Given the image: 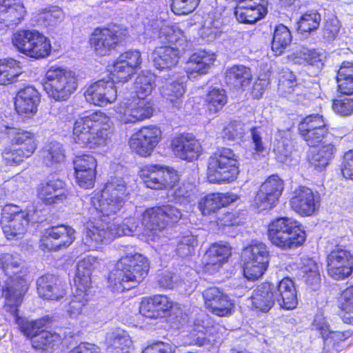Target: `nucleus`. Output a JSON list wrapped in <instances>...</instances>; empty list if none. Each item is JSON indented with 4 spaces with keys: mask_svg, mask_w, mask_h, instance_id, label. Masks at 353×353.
<instances>
[{
    "mask_svg": "<svg viewBox=\"0 0 353 353\" xmlns=\"http://www.w3.org/2000/svg\"><path fill=\"white\" fill-rule=\"evenodd\" d=\"M64 19V13L61 9L52 7L43 10L38 17L39 22L44 26H55Z\"/></svg>",
    "mask_w": 353,
    "mask_h": 353,
    "instance_id": "59",
    "label": "nucleus"
},
{
    "mask_svg": "<svg viewBox=\"0 0 353 353\" xmlns=\"http://www.w3.org/2000/svg\"><path fill=\"white\" fill-rule=\"evenodd\" d=\"M115 111L122 122L128 123L150 118L152 115L153 108L150 100L137 97L132 101L128 99L119 103Z\"/></svg>",
    "mask_w": 353,
    "mask_h": 353,
    "instance_id": "11",
    "label": "nucleus"
},
{
    "mask_svg": "<svg viewBox=\"0 0 353 353\" xmlns=\"http://www.w3.org/2000/svg\"><path fill=\"white\" fill-rule=\"evenodd\" d=\"M164 167L159 165H145L140 171V176L145 185L151 189L161 190L165 188Z\"/></svg>",
    "mask_w": 353,
    "mask_h": 353,
    "instance_id": "41",
    "label": "nucleus"
},
{
    "mask_svg": "<svg viewBox=\"0 0 353 353\" xmlns=\"http://www.w3.org/2000/svg\"><path fill=\"white\" fill-rule=\"evenodd\" d=\"M200 0H172L171 10L177 15L192 12L199 6Z\"/></svg>",
    "mask_w": 353,
    "mask_h": 353,
    "instance_id": "63",
    "label": "nucleus"
},
{
    "mask_svg": "<svg viewBox=\"0 0 353 353\" xmlns=\"http://www.w3.org/2000/svg\"><path fill=\"white\" fill-rule=\"evenodd\" d=\"M327 128L326 121L324 120L323 117L319 114L307 116L299 124L300 133Z\"/></svg>",
    "mask_w": 353,
    "mask_h": 353,
    "instance_id": "58",
    "label": "nucleus"
},
{
    "mask_svg": "<svg viewBox=\"0 0 353 353\" xmlns=\"http://www.w3.org/2000/svg\"><path fill=\"white\" fill-rule=\"evenodd\" d=\"M290 204L296 214L302 216H310L319 210L321 197L318 192L306 186H299L293 192Z\"/></svg>",
    "mask_w": 353,
    "mask_h": 353,
    "instance_id": "13",
    "label": "nucleus"
},
{
    "mask_svg": "<svg viewBox=\"0 0 353 353\" xmlns=\"http://www.w3.org/2000/svg\"><path fill=\"white\" fill-rule=\"evenodd\" d=\"M74 239V230L71 227L64 225L52 226L43 232L41 247L43 250H57L68 247Z\"/></svg>",
    "mask_w": 353,
    "mask_h": 353,
    "instance_id": "16",
    "label": "nucleus"
},
{
    "mask_svg": "<svg viewBox=\"0 0 353 353\" xmlns=\"http://www.w3.org/2000/svg\"><path fill=\"white\" fill-rule=\"evenodd\" d=\"M14 285L15 282L13 279L7 280L5 286L0 288V297H5L6 304L11 308L13 307V310L16 312V307L21 303L28 287L26 280L21 279L17 281L16 287Z\"/></svg>",
    "mask_w": 353,
    "mask_h": 353,
    "instance_id": "32",
    "label": "nucleus"
},
{
    "mask_svg": "<svg viewBox=\"0 0 353 353\" xmlns=\"http://www.w3.org/2000/svg\"><path fill=\"white\" fill-rule=\"evenodd\" d=\"M57 334L41 330L39 333L33 337L31 343L33 348L39 350H48L53 347L54 343L58 340Z\"/></svg>",
    "mask_w": 353,
    "mask_h": 353,
    "instance_id": "57",
    "label": "nucleus"
},
{
    "mask_svg": "<svg viewBox=\"0 0 353 353\" xmlns=\"http://www.w3.org/2000/svg\"><path fill=\"white\" fill-rule=\"evenodd\" d=\"M267 13V8L263 5V0H245L238 3L234 15L240 23L253 24L263 18Z\"/></svg>",
    "mask_w": 353,
    "mask_h": 353,
    "instance_id": "23",
    "label": "nucleus"
},
{
    "mask_svg": "<svg viewBox=\"0 0 353 353\" xmlns=\"http://www.w3.org/2000/svg\"><path fill=\"white\" fill-rule=\"evenodd\" d=\"M216 59L210 51L199 50L192 54L186 63L187 73L192 77L206 74Z\"/></svg>",
    "mask_w": 353,
    "mask_h": 353,
    "instance_id": "29",
    "label": "nucleus"
},
{
    "mask_svg": "<svg viewBox=\"0 0 353 353\" xmlns=\"http://www.w3.org/2000/svg\"><path fill=\"white\" fill-rule=\"evenodd\" d=\"M101 193L125 199L128 192L125 181L121 177L112 176Z\"/></svg>",
    "mask_w": 353,
    "mask_h": 353,
    "instance_id": "55",
    "label": "nucleus"
},
{
    "mask_svg": "<svg viewBox=\"0 0 353 353\" xmlns=\"http://www.w3.org/2000/svg\"><path fill=\"white\" fill-rule=\"evenodd\" d=\"M184 93L185 88L182 81L168 83L161 88L162 97L169 101L176 110H180L183 107Z\"/></svg>",
    "mask_w": 353,
    "mask_h": 353,
    "instance_id": "47",
    "label": "nucleus"
},
{
    "mask_svg": "<svg viewBox=\"0 0 353 353\" xmlns=\"http://www.w3.org/2000/svg\"><path fill=\"white\" fill-rule=\"evenodd\" d=\"M43 87L49 97L56 101H65L77 90V77L70 70L52 66L46 73Z\"/></svg>",
    "mask_w": 353,
    "mask_h": 353,
    "instance_id": "7",
    "label": "nucleus"
},
{
    "mask_svg": "<svg viewBox=\"0 0 353 353\" xmlns=\"http://www.w3.org/2000/svg\"><path fill=\"white\" fill-rule=\"evenodd\" d=\"M20 61L14 59L0 60V85L12 83L22 74Z\"/></svg>",
    "mask_w": 353,
    "mask_h": 353,
    "instance_id": "46",
    "label": "nucleus"
},
{
    "mask_svg": "<svg viewBox=\"0 0 353 353\" xmlns=\"http://www.w3.org/2000/svg\"><path fill=\"white\" fill-rule=\"evenodd\" d=\"M105 343L108 349H112L116 353H128L132 341L127 332L117 328L106 334Z\"/></svg>",
    "mask_w": 353,
    "mask_h": 353,
    "instance_id": "43",
    "label": "nucleus"
},
{
    "mask_svg": "<svg viewBox=\"0 0 353 353\" xmlns=\"http://www.w3.org/2000/svg\"><path fill=\"white\" fill-rule=\"evenodd\" d=\"M196 245L197 239L194 234H188L183 236L178 243L176 253L181 257H186L194 252Z\"/></svg>",
    "mask_w": 353,
    "mask_h": 353,
    "instance_id": "61",
    "label": "nucleus"
},
{
    "mask_svg": "<svg viewBox=\"0 0 353 353\" xmlns=\"http://www.w3.org/2000/svg\"><path fill=\"white\" fill-rule=\"evenodd\" d=\"M292 42V34L288 28L283 24L274 28L272 41V50L276 55H280Z\"/></svg>",
    "mask_w": 353,
    "mask_h": 353,
    "instance_id": "50",
    "label": "nucleus"
},
{
    "mask_svg": "<svg viewBox=\"0 0 353 353\" xmlns=\"http://www.w3.org/2000/svg\"><path fill=\"white\" fill-rule=\"evenodd\" d=\"M231 254V249L227 244L214 243L206 252L207 265H213L218 270Z\"/></svg>",
    "mask_w": 353,
    "mask_h": 353,
    "instance_id": "49",
    "label": "nucleus"
},
{
    "mask_svg": "<svg viewBox=\"0 0 353 353\" xmlns=\"http://www.w3.org/2000/svg\"><path fill=\"white\" fill-rule=\"evenodd\" d=\"M161 134L157 126L143 127L131 137L129 145L140 156H150L161 141Z\"/></svg>",
    "mask_w": 353,
    "mask_h": 353,
    "instance_id": "14",
    "label": "nucleus"
},
{
    "mask_svg": "<svg viewBox=\"0 0 353 353\" xmlns=\"http://www.w3.org/2000/svg\"><path fill=\"white\" fill-rule=\"evenodd\" d=\"M1 131L7 134L10 143V145L2 152L3 159L7 165H18L35 152L37 141L34 132L9 126H4Z\"/></svg>",
    "mask_w": 353,
    "mask_h": 353,
    "instance_id": "4",
    "label": "nucleus"
},
{
    "mask_svg": "<svg viewBox=\"0 0 353 353\" xmlns=\"http://www.w3.org/2000/svg\"><path fill=\"white\" fill-rule=\"evenodd\" d=\"M321 20V15L317 12H305L297 23V30L301 32H310L316 30L320 25Z\"/></svg>",
    "mask_w": 353,
    "mask_h": 353,
    "instance_id": "56",
    "label": "nucleus"
},
{
    "mask_svg": "<svg viewBox=\"0 0 353 353\" xmlns=\"http://www.w3.org/2000/svg\"><path fill=\"white\" fill-rule=\"evenodd\" d=\"M42 163L47 167H55L65 159V152L62 145L57 141L46 144L40 151Z\"/></svg>",
    "mask_w": 353,
    "mask_h": 353,
    "instance_id": "42",
    "label": "nucleus"
},
{
    "mask_svg": "<svg viewBox=\"0 0 353 353\" xmlns=\"http://www.w3.org/2000/svg\"><path fill=\"white\" fill-rule=\"evenodd\" d=\"M283 190V181L276 175L270 176L261 185L254 204L259 211L273 208L278 201Z\"/></svg>",
    "mask_w": 353,
    "mask_h": 353,
    "instance_id": "15",
    "label": "nucleus"
},
{
    "mask_svg": "<svg viewBox=\"0 0 353 353\" xmlns=\"http://www.w3.org/2000/svg\"><path fill=\"white\" fill-rule=\"evenodd\" d=\"M274 285L270 283H263L257 286L251 296L252 305L263 312H268L275 301Z\"/></svg>",
    "mask_w": 353,
    "mask_h": 353,
    "instance_id": "30",
    "label": "nucleus"
},
{
    "mask_svg": "<svg viewBox=\"0 0 353 353\" xmlns=\"http://www.w3.org/2000/svg\"><path fill=\"white\" fill-rule=\"evenodd\" d=\"M0 269L5 275L8 276V281L14 280L15 287L18 280L24 279L22 275L19 274L22 272L23 265L22 259L17 253L3 252L0 254Z\"/></svg>",
    "mask_w": 353,
    "mask_h": 353,
    "instance_id": "33",
    "label": "nucleus"
},
{
    "mask_svg": "<svg viewBox=\"0 0 353 353\" xmlns=\"http://www.w3.org/2000/svg\"><path fill=\"white\" fill-rule=\"evenodd\" d=\"M138 232L139 223L134 217L125 219L120 225L94 219L87 223L86 234L83 242L88 250H94L103 241L123 235H134Z\"/></svg>",
    "mask_w": 353,
    "mask_h": 353,
    "instance_id": "3",
    "label": "nucleus"
},
{
    "mask_svg": "<svg viewBox=\"0 0 353 353\" xmlns=\"http://www.w3.org/2000/svg\"><path fill=\"white\" fill-rule=\"evenodd\" d=\"M13 45L23 54L35 59L48 57L51 51L50 40L37 30H20L13 34Z\"/></svg>",
    "mask_w": 353,
    "mask_h": 353,
    "instance_id": "8",
    "label": "nucleus"
},
{
    "mask_svg": "<svg viewBox=\"0 0 353 353\" xmlns=\"http://www.w3.org/2000/svg\"><path fill=\"white\" fill-rule=\"evenodd\" d=\"M73 163L78 185L85 189L92 188L97 165L95 158L90 154L77 156Z\"/></svg>",
    "mask_w": 353,
    "mask_h": 353,
    "instance_id": "20",
    "label": "nucleus"
},
{
    "mask_svg": "<svg viewBox=\"0 0 353 353\" xmlns=\"http://www.w3.org/2000/svg\"><path fill=\"white\" fill-rule=\"evenodd\" d=\"M172 307V301L165 295H154L142 300L139 307L140 313L150 319L165 316Z\"/></svg>",
    "mask_w": 353,
    "mask_h": 353,
    "instance_id": "26",
    "label": "nucleus"
},
{
    "mask_svg": "<svg viewBox=\"0 0 353 353\" xmlns=\"http://www.w3.org/2000/svg\"><path fill=\"white\" fill-rule=\"evenodd\" d=\"M149 270L147 259L139 253H127L121 257L108 276L113 292H123L137 286L145 277Z\"/></svg>",
    "mask_w": 353,
    "mask_h": 353,
    "instance_id": "2",
    "label": "nucleus"
},
{
    "mask_svg": "<svg viewBox=\"0 0 353 353\" xmlns=\"http://www.w3.org/2000/svg\"><path fill=\"white\" fill-rule=\"evenodd\" d=\"M126 32L119 28H97L90 39L94 52L105 56L114 50L126 37Z\"/></svg>",
    "mask_w": 353,
    "mask_h": 353,
    "instance_id": "12",
    "label": "nucleus"
},
{
    "mask_svg": "<svg viewBox=\"0 0 353 353\" xmlns=\"http://www.w3.org/2000/svg\"><path fill=\"white\" fill-rule=\"evenodd\" d=\"M181 50L172 46L157 47L153 52L154 65L159 70L170 68L176 65Z\"/></svg>",
    "mask_w": 353,
    "mask_h": 353,
    "instance_id": "34",
    "label": "nucleus"
},
{
    "mask_svg": "<svg viewBox=\"0 0 353 353\" xmlns=\"http://www.w3.org/2000/svg\"><path fill=\"white\" fill-rule=\"evenodd\" d=\"M134 72V71L131 69L130 66L128 65V63L118 58L114 62L111 72L112 81L126 82L129 80Z\"/></svg>",
    "mask_w": 353,
    "mask_h": 353,
    "instance_id": "60",
    "label": "nucleus"
},
{
    "mask_svg": "<svg viewBox=\"0 0 353 353\" xmlns=\"http://www.w3.org/2000/svg\"><path fill=\"white\" fill-rule=\"evenodd\" d=\"M92 272L85 268H81L80 263H78L77 267V273L74 279V283L77 286V290L87 294L91 285Z\"/></svg>",
    "mask_w": 353,
    "mask_h": 353,
    "instance_id": "62",
    "label": "nucleus"
},
{
    "mask_svg": "<svg viewBox=\"0 0 353 353\" xmlns=\"http://www.w3.org/2000/svg\"><path fill=\"white\" fill-rule=\"evenodd\" d=\"M335 151L336 149L332 144L322 145L320 148L311 151L309 161L315 168L321 169L333 158Z\"/></svg>",
    "mask_w": 353,
    "mask_h": 353,
    "instance_id": "51",
    "label": "nucleus"
},
{
    "mask_svg": "<svg viewBox=\"0 0 353 353\" xmlns=\"http://www.w3.org/2000/svg\"><path fill=\"white\" fill-rule=\"evenodd\" d=\"M40 95L34 86L28 85L20 89L15 97L17 112L23 117L30 118L37 112Z\"/></svg>",
    "mask_w": 353,
    "mask_h": 353,
    "instance_id": "22",
    "label": "nucleus"
},
{
    "mask_svg": "<svg viewBox=\"0 0 353 353\" xmlns=\"http://www.w3.org/2000/svg\"><path fill=\"white\" fill-rule=\"evenodd\" d=\"M225 79L228 85L242 88L250 84L252 79L251 70L243 65H234L227 70Z\"/></svg>",
    "mask_w": 353,
    "mask_h": 353,
    "instance_id": "45",
    "label": "nucleus"
},
{
    "mask_svg": "<svg viewBox=\"0 0 353 353\" xmlns=\"http://www.w3.org/2000/svg\"><path fill=\"white\" fill-rule=\"evenodd\" d=\"M275 301L286 310L294 309L298 304L296 290L290 278L283 279L274 290Z\"/></svg>",
    "mask_w": 353,
    "mask_h": 353,
    "instance_id": "28",
    "label": "nucleus"
},
{
    "mask_svg": "<svg viewBox=\"0 0 353 353\" xmlns=\"http://www.w3.org/2000/svg\"><path fill=\"white\" fill-rule=\"evenodd\" d=\"M321 264L311 258H302L299 278L307 285L315 288L321 281Z\"/></svg>",
    "mask_w": 353,
    "mask_h": 353,
    "instance_id": "39",
    "label": "nucleus"
},
{
    "mask_svg": "<svg viewBox=\"0 0 353 353\" xmlns=\"http://www.w3.org/2000/svg\"><path fill=\"white\" fill-rule=\"evenodd\" d=\"M339 307L345 312L343 321L353 324V285L342 292L339 299Z\"/></svg>",
    "mask_w": 353,
    "mask_h": 353,
    "instance_id": "54",
    "label": "nucleus"
},
{
    "mask_svg": "<svg viewBox=\"0 0 353 353\" xmlns=\"http://www.w3.org/2000/svg\"><path fill=\"white\" fill-rule=\"evenodd\" d=\"M39 296L46 300L59 301L66 295L65 285L54 274H46L37 281Z\"/></svg>",
    "mask_w": 353,
    "mask_h": 353,
    "instance_id": "24",
    "label": "nucleus"
},
{
    "mask_svg": "<svg viewBox=\"0 0 353 353\" xmlns=\"http://www.w3.org/2000/svg\"><path fill=\"white\" fill-rule=\"evenodd\" d=\"M155 76L150 72H142L136 78L134 89L137 97L141 99H148L154 87Z\"/></svg>",
    "mask_w": 353,
    "mask_h": 353,
    "instance_id": "52",
    "label": "nucleus"
},
{
    "mask_svg": "<svg viewBox=\"0 0 353 353\" xmlns=\"http://www.w3.org/2000/svg\"><path fill=\"white\" fill-rule=\"evenodd\" d=\"M238 199L239 196L232 192L212 193L200 201L199 208L203 214L208 215L234 202Z\"/></svg>",
    "mask_w": 353,
    "mask_h": 353,
    "instance_id": "31",
    "label": "nucleus"
},
{
    "mask_svg": "<svg viewBox=\"0 0 353 353\" xmlns=\"http://www.w3.org/2000/svg\"><path fill=\"white\" fill-rule=\"evenodd\" d=\"M244 259L243 274L248 280L260 278L269 263V250L265 244L256 242L246 247L243 252Z\"/></svg>",
    "mask_w": 353,
    "mask_h": 353,
    "instance_id": "9",
    "label": "nucleus"
},
{
    "mask_svg": "<svg viewBox=\"0 0 353 353\" xmlns=\"http://www.w3.org/2000/svg\"><path fill=\"white\" fill-rule=\"evenodd\" d=\"M268 235L274 245L284 250L298 248L305 241V232L300 223L289 217L272 221Z\"/></svg>",
    "mask_w": 353,
    "mask_h": 353,
    "instance_id": "5",
    "label": "nucleus"
},
{
    "mask_svg": "<svg viewBox=\"0 0 353 353\" xmlns=\"http://www.w3.org/2000/svg\"><path fill=\"white\" fill-rule=\"evenodd\" d=\"M68 195L65 183L52 176L39 190V199L46 205L63 203Z\"/></svg>",
    "mask_w": 353,
    "mask_h": 353,
    "instance_id": "25",
    "label": "nucleus"
},
{
    "mask_svg": "<svg viewBox=\"0 0 353 353\" xmlns=\"http://www.w3.org/2000/svg\"><path fill=\"white\" fill-rule=\"evenodd\" d=\"M125 201V199L101 192L95 193L91 198L93 210L104 217L116 215L123 208Z\"/></svg>",
    "mask_w": 353,
    "mask_h": 353,
    "instance_id": "27",
    "label": "nucleus"
},
{
    "mask_svg": "<svg viewBox=\"0 0 353 353\" xmlns=\"http://www.w3.org/2000/svg\"><path fill=\"white\" fill-rule=\"evenodd\" d=\"M159 39L163 43H168L169 46L179 48L183 52L189 48V43L183 32L176 25L161 26Z\"/></svg>",
    "mask_w": 353,
    "mask_h": 353,
    "instance_id": "38",
    "label": "nucleus"
},
{
    "mask_svg": "<svg viewBox=\"0 0 353 353\" xmlns=\"http://www.w3.org/2000/svg\"><path fill=\"white\" fill-rule=\"evenodd\" d=\"M86 101L99 106H105L115 101L117 88L112 81L99 80L91 84L85 92Z\"/></svg>",
    "mask_w": 353,
    "mask_h": 353,
    "instance_id": "18",
    "label": "nucleus"
},
{
    "mask_svg": "<svg viewBox=\"0 0 353 353\" xmlns=\"http://www.w3.org/2000/svg\"><path fill=\"white\" fill-rule=\"evenodd\" d=\"M239 157L228 148H218L208 162V177L212 182L234 181L239 172Z\"/></svg>",
    "mask_w": 353,
    "mask_h": 353,
    "instance_id": "6",
    "label": "nucleus"
},
{
    "mask_svg": "<svg viewBox=\"0 0 353 353\" xmlns=\"http://www.w3.org/2000/svg\"><path fill=\"white\" fill-rule=\"evenodd\" d=\"M112 134L111 119L101 111L80 117L74 123V141L89 148L107 145Z\"/></svg>",
    "mask_w": 353,
    "mask_h": 353,
    "instance_id": "1",
    "label": "nucleus"
},
{
    "mask_svg": "<svg viewBox=\"0 0 353 353\" xmlns=\"http://www.w3.org/2000/svg\"><path fill=\"white\" fill-rule=\"evenodd\" d=\"M228 101L226 92L223 88H214L207 94L205 102L209 111L216 113L221 110Z\"/></svg>",
    "mask_w": 353,
    "mask_h": 353,
    "instance_id": "53",
    "label": "nucleus"
},
{
    "mask_svg": "<svg viewBox=\"0 0 353 353\" xmlns=\"http://www.w3.org/2000/svg\"><path fill=\"white\" fill-rule=\"evenodd\" d=\"M26 14L21 0L0 1V32L14 28L22 21Z\"/></svg>",
    "mask_w": 353,
    "mask_h": 353,
    "instance_id": "19",
    "label": "nucleus"
},
{
    "mask_svg": "<svg viewBox=\"0 0 353 353\" xmlns=\"http://www.w3.org/2000/svg\"><path fill=\"white\" fill-rule=\"evenodd\" d=\"M6 220L8 223L3 225V232L6 237L10 240L22 238L28 223L34 219L31 214H19L14 218Z\"/></svg>",
    "mask_w": 353,
    "mask_h": 353,
    "instance_id": "35",
    "label": "nucleus"
},
{
    "mask_svg": "<svg viewBox=\"0 0 353 353\" xmlns=\"http://www.w3.org/2000/svg\"><path fill=\"white\" fill-rule=\"evenodd\" d=\"M181 211L172 205H163L146 210L143 214L142 225L150 231L162 230L170 223L177 222Z\"/></svg>",
    "mask_w": 353,
    "mask_h": 353,
    "instance_id": "10",
    "label": "nucleus"
},
{
    "mask_svg": "<svg viewBox=\"0 0 353 353\" xmlns=\"http://www.w3.org/2000/svg\"><path fill=\"white\" fill-rule=\"evenodd\" d=\"M295 80L294 74L286 68L279 79V85L288 88L286 92L289 100L297 103H303L305 99L303 86L301 84H294Z\"/></svg>",
    "mask_w": 353,
    "mask_h": 353,
    "instance_id": "44",
    "label": "nucleus"
},
{
    "mask_svg": "<svg viewBox=\"0 0 353 353\" xmlns=\"http://www.w3.org/2000/svg\"><path fill=\"white\" fill-rule=\"evenodd\" d=\"M227 296L226 294L216 287L208 288L203 292L205 305L209 310L216 306L217 302Z\"/></svg>",
    "mask_w": 353,
    "mask_h": 353,
    "instance_id": "64",
    "label": "nucleus"
},
{
    "mask_svg": "<svg viewBox=\"0 0 353 353\" xmlns=\"http://www.w3.org/2000/svg\"><path fill=\"white\" fill-rule=\"evenodd\" d=\"M338 91L341 94H353V63L343 62L337 72Z\"/></svg>",
    "mask_w": 353,
    "mask_h": 353,
    "instance_id": "48",
    "label": "nucleus"
},
{
    "mask_svg": "<svg viewBox=\"0 0 353 353\" xmlns=\"http://www.w3.org/2000/svg\"><path fill=\"white\" fill-rule=\"evenodd\" d=\"M214 327L210 325V318L206 314H202L193 324L190 331L192 343L199 346L210 341V336L213 334Z\"/></svg>",
    "mask_w": 353,
    "mask_h": 353,
    "instance_id": "40",
    "label": "nucleus"
},
{
    "mask_svg": "<svg viewBox=\"0 0 353 353\" xmlns=\"http://www.w3.org/2000/svg\"><path fill=\"white\" fill-rule=\"evenodd\" d=\"M159 39L163 43H168L169 46L179 48L183 52L189 48V43L183 32L176 25L161 26Z\"/></svg>",
    "mask_w": 353,
    "mask_h": 353,
    "instance_id": "36",
    "label": "nucleus"
},
{
    "mask_svg": "<svg viewBox=\"0 0 353 353\" xmlns=\"http://www.w3.org/2000/svg\"><path fill=\"white\" fill-rule=\"evenodd\" d=\"M353 256L347 250L336 249L327 256V273L336 280H341L352 274Z\"/></svg>",
    "mask_w": 353,
    "mask_h": 353,
    "instance_id": "17",
    "label": "nucleus"
},
{
    "mask_svg": "<svg viewBox=\"0 0 353 353\" xmlns=\"http://www.w3.org/2000/svg\"><path fill=\"white\" fill-rule=\"evenodd\" d=\"M159 39L163 43H168L169 46L179 48L183 52L189 48V43L183 32L176 25L161 26Z\"/></svg>",
    "mask_w": 353,
    "mask_h": 353,
    "instance_id": "37",
    "label": "nucleus"
},
{
    "mask_svg": "<svg viewBox=\"0 0 353 353\" xmlns=\"http://www.w3.org/2000/svg\"><path fill=\"white\" fill-rule=\"evenodd\" d=\"M171 147L176 157L188 161L196 159L202 152L201 143L190 134L175 137L172 141Z\"/></svg>",
    "mask_w": 353,
    "mask_h": 353,
    "instance_id": "21",
    "label": "nucleus"
}]
</instances>
